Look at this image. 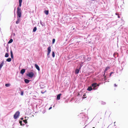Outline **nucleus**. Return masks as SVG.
<instances>
[{"label": "nucleus", "mask_w": 128, "mask_h": 128, "mask_svg": "<svg viewBox=\"0 0 128 128\" xmlns=\"http://www.w3.org/2000/svg\"><path fill=\"white\" fill-rule=\"evenodd\" d=\"M15 10H16V8H15V9H14V11H15Z\"/></svg>", "instance_id": "nucleus-47"}, {"label": "nucleus", "mask_w": 128, "mask_h": 128, "mask_svg": "<svg viewBox=\"0 0 128 128\" xmlns=\"http://www.w3.org/2000/svg\"><path fill=\"white\" fill-rule=\"evenodd\" d=\"M5 86L6 87H9L10 86V84H6Z\"/></svg>", "instance_id": "nucleus-23"}, {"label": "nucleus", "mask_w": 128, "mask_h": 128, "mask_svg": "<svg viewBox=\"0 0 128 128\" xmlns=\"http://www.w3.org/2000/svg\"><path fill=\"white\" fill-rule=\"evenodd\" d=\"M55 41V40L54 38H53L52 40V44H54Z\"/></svg>", "instance_id": "nucleus-29"}, {"label": "nucleus", "mask_w": 128, "mask_h": 128, "mask_svg": "<svg viewBox=\"0 0 128 128\" xmlns=\"http://www.w3.org/2000/svg\"><path fill=\"white\" fill-rule=\"evenodd\" d=\"M52 108V107L51 106L49 108H48V110H50Z\"/></svg>", "instance_id": "nucleus-36"}, {"label": "nucleus", "mask_w": 128, "mask_h": 128, "mask_svg": "<svg viewBox=\"0 0 128 128\" xmlns=\"http://www.w3.org/2000/svg\"><path fill=\"white\" fill-rule=\"evenodd\" d=\"M83 97H82V98H86V94H84L83 95Z\"/></svg>", "instance_id": "nucleus-24"}, {"label": "nucleus", "mask_w": 128, "mask_h": 128, "mask_svg": "<svg viewBox=\"0 0 128 128\" xmlns=\"http://www.w3.org/2000/svg\"><path fill=\"white\" fill-rule=\"evenodd\" d=\"M27 119H26L25 120H23L25 124H26V123H27Z\"/></svg>", "instance_id": "nucleus-26"}, {"label": "nucleus", "mask_w": 128, "mask_h": 128, "mask_svg": "<svg viewBox=\"0 0 128 128\" xmlns=\"http://www.w3.org/2000/svg\"><path fill=\"white\" fill-rule=\"evenodd\" d=\"M118 18H120V16H118Z\"/></svg>", "instance_id": "nucleus-42"}, {"label": "nucleus", "mask_w": 128, "mask_h": 128, "mask_svg": "<svg viewBox=\"0 0 128 128\" xmlns=\"http://www.w3.org/2000/svg\"><path fill=\"white\" fill-rule=\"evenodd\" d=\"M114 126H116V125L115 124H114Z\"/></svg>", "instance_id": "nucleus-53"}, {"label": "nucleus", "mask_w": 128, "mask_h": 128, "mask_svg": "<svg viewBox=\"0 0 128 128\" xmlns=\"http://www.w3.org/2000/svg\"><path fill=\"white\" fill-rule=\"evenodd\" d=\"M12 128H14L13 127Z\"/></svg>", "instance_id": "nucleus-56"}, {"label": "nucleus", "mask_w": 128, "mask_h": 128, "mask_svg": "<svg viewBox=\"0 0 128 128\" xmlns=\"http://www.w3.org/2000/svg\"><path fill=\"white\" fill-rule=\"evenodd\" d=\"M42 112L43 113H44V112Z\"/></svg>", "instance_id": "nucleus-51"}, {"label": "nucleus", "mask_w": 128, "mask_h": 128, "mask_svg": "<svg viewBox=\"0 0 128 128\" xmlns=\"http://www.w3.org/2000/svg\"><path fill=\"white\" fill-rule=\"evenodd\" d=\"M4 64V60H2V63L1 64H0V68H2L3 65Z\"/></svg>", "instance_id": "nucleus-14"}, {"label": "nucleus", "mask_w": 128, "mask_h": 128, "mask_svg": "<svg viewBox=\"0 0 128 128\" xmlns=\"http://www.w3.org/2000/svg\"><path fill=\"white\" fill-rule=\"evenodd\" d=\"M83 118H84V120L86 121L88 119V117L87 116H84L83 117H82Z\"/></svg>", "instance_id": "nucleus-13"}, {"label": "nucleus", "mask_w": 128, "mask_h": 128, "mask_svg": "<svg viewBox=\"0 0 128 128\" xmlns=\"http://www.w3.org/2000/svg\"><path fill=\"white\" fill-rule=\"evenodd\" d=\"M82 56L84 59L85 58L86 56L84 55H83Z\"/></svg>", "instance_id": "nucleus-32"}, {"label": "nucleus", "mask_w": 128, "mask_h": 128, "mask_svg": "<svg viewBox=\"0 0 128 128\" xmlns=\"http://www.w3.org/2000/svg\"><path fill=\"white\" fill-rule=\"evenodd\" d=\"M35 66L36 68L38 71H40V69L39 66L36 64H35Z\"/></svg>", "instance_id": "nucleus-11"}, {"label": "nucleus", "mask_w": 128, "mask_h": 128, "mask_svg": "<svg viewBox=\"0 0 128 128\" xmlns=\"http://www.w3.org/2000/svg\"><path fill=\"white\" fill-rule=\"evenodd\" d=\"M37 30V28L36 26L34 27L33 30V32H35Z\"/></svg>", "instance_id": "nucleus-18"}, {"label": "nucleus", "mask_w": 128, "mask_h": 128, "mask_svg": "<svg viewBox=\"0 0 128 128\" xmlns=\"http://www.w3.org/2000/svg\"><path fill=\"white\" fill-rule=\"evenodd\" d=\"M116 15H117V13H116Z\"/></svg>", "instance_id": "nucleus-49"}, {"label": "nucleus", "mask_w": 128, "mask_h": 128, "mask_svg": "<svg viewBox=\"0 0 128 128\" xmlns=\"http://www.w3.org/2000/svg\"><path fill=\"white\" fill-rule=\"evenodd\" d=\"M13 34L14 36H15V34L14 33H13Z\"/></svg>", "instance_id": "nucleus-40"}, {"label": "nucleus", "mask_w": 128, "mask_h": 128, "mask_svg": "<svg viewBox=\"0 0 128 128\" xmlns=\"http://www.w3.org/2000/svg\"><path fill=\"white\" fill-rule=\"evenodd\" d=\"M21 10L20 8L19 7L17 8V20L16 22V23L17 24H18L20 21L22 13Z\"/></svg>", "instance_id": "nucleus-2"}, {"label": "nucleus", "mask_w": 128, "mask_h": 128, "mask_svg": "<svg viewBox=\"0 0 128 128\" xmlns=\"http://www.w3.org/2000/svg\"><path fill=\"white\" fill-rule=\"evenodd\" d=\"M5 57L6 58H8L9 56V54H8V52H6V53L5 56Z\"/></svg>", "instance_id": "nucleus-19"}, {"label": "nucleus", "mask_w": 128, "mask_h": 128, "mask_svg": "<svg viewBox=\"0 0 128 128\" xmlns=\"http://www.w3.org/2000/svg\"><path fill=\"white\" fill-rule=\"evenodd\" d=\"M110 68V66H107L106 68L104 70V78H105V80H106V76H105V73L108 70H109Z\"/></svg>", "instance_id": "nucleus-5"}, {"label": "nucleus", "mask_w": 128, "mask_h": 128, "mask_svg": "<svg viewBox=\"0 0 128 128\" xmlns=\"http://www.w3.org/2000/svg\"><path fill=\"white\" fill-rule=\"evenodd\" d=\"M48 10H45L44 11V13L46 15H48Z\"/></svg>", "instance_id": "nucleus-17"}, {"label": "nucleus", "mask_w": 128, "mask_h": 128, "mask_svg": "<svg viewBox=\"0 0 128 128\" xmlns=\"http://www.w3.org/2000/svg\"><path fill=\"white\" fill-rule=\"evenodd\" d=\"M23 118H20V120H23Z\"/></svg>", "instance_id": "nucleus-38"}, {"label": "nucleus", "mask_w": 128, "mask_h": 128, "mask_svg": "<svg viewBox=\"0 0 128 128\" xmlns=\"http://www.w3.org/2000/svg\"><path fill=\"white\" fill-rule=\"evenodd\" d=\"M81 69H80V68L78 66L75 70V73L76 74H78Z\"/></svg>", "instance_id": "nucleus-6"}, {"label": "nucleus", "mask_w": 128, "mask_h": 128, "mask_svg": "<svg viewBox=\"0 0 128 128\" xmlns=\"http://www.w3.org/2000/svg\"><path fill=\"white\" fill-rule=\"evenodd\" d=\"M25 69H22L20 71V73L22 74H23L25 72Z\"/></svg>", "instance_id": "nucleus-9"}, {"label": "nucleus", "mask_w": 128, "mask_h": 128, "mask_svg": "<svg viewBox=\"0 0 128 128\" xmlns=\"http://www.w3.org/2000/svg\"><path fill=\"white\" fill-rule=\"evenodd\" d=\"M84 62H81L80 63V66L78 67L80 68V69H81L82 67V66L83 64H84Z\"/></svg>", "instance_id": "nucleus-12"}, {"label": "nucleus", "mask_w": 128, "mask_h": 128, "mask_svg": "<svg viewBox=\"0 0 128 128\" xmlns=\"http://www.w3.org/2000/svg\"><path fill=\"white\" fill-rule=\"evenodd\" d=\"M91 59V58L88 57V58H87L86 59V60L87 61H89Z\"/></svg>", "instance_id": "nucleus-27"}, {"label": "nucleus", "mask_w": 128, "mask_h": 128, "mask_svg": "<svg viewBox=\"0 0 128 128\" xmlns=\"http://www.w3.org/2000/svg\"><path fill=\"white\" fill-rule=\"evenodd\" d=\"M13 41V40L12 39H10L8 42V44H10L12 43Z\"/></svg>", "instance_id": "nucleus-16"}, {"label": "nucleus", "mask_w": 128, "mask_h": 128, "mask_svg": "<svg viewBox=\"0 0 128 128\" xmlns=\"http://www.w3.org/2000/svg\"><path fill=\"white\" fill-rule=\"evenodd\" d=\"M101 104H102L104 105L106 104V103L102 101L101 102Z\"/></svg>", "instance_id": "nucleus-25"}, {"label": "nucleus", "mask_w": 128, "mask_h": 128, "mask_svg": "<svg viewBox=\"0 0 128 128\" xmlns=\"http://www.w3.org/2000/svg\"><path fill=\"white\" fill-rule=\"evenodd\" d=\"M117 86V85H116V84H114V86Z\"/></svg>", "instance_id": "nucleus-37"}, {"label": "nucleus", "mask_w": 128, "mask_h": 128, "mask_svg": "<svg viewBox=\"0 0 128 128\" xmlns=\"http://www.w3.org/2000/svg\"><path fill=\"white\" fill-rule=\"evenodd\" d=\"M11 58L12 59L14 58V56L13 55H11Z\"/></svg>", "instance_id": "nucleus-34"}, {"label": "nucleus", "mask_w": 128, "mask_h": 128, "mask_svg": "<svg viewBox=\"0 0 128 128\" xmlns=\"http://www.w3.org/2000/svg\"><path fill=\"white\" fill-rule=\"evenodd\" d=\"M42 112L43 113H44V112Z\"/></svg>", "instance_id": "nucleus-50"}, {"label": "nucleus", "mask_w": 128, "mask_h": 128, "mask_svg": "<svg viewBox=\"0 0 128 128\" xmlns=\"http://www.w3.org/2000/svg\"><path fill=\"white\" fill-rule=\"evenodd\" d=\"M123 68H122V69L121 71H122V70H123Z\"/></svg>", "instance_id": "nucleus-45"}, {"label": "nucleus", "mask_w": 128, "mask_h": 128, "mask_svg": "<svg viewBox=\"0 0 128 128\" xmlns=\"http://www.w3.org/2000/svg\"><path fill=\"white\" fill-rule=\"evenodd\" d=\"M113 73H114V72H111L110 73V76H111L112 74H113Z\"/></svg>", "instance_id": "nucleus-33"}, {"label": "nucleus", "mask_w": 128, "mask_h": 128, "mask_svg": "<svg viewBox=\"0 0 128 128\" xmlns=\"http://www.w3.org/2000/svg\"><path fill=\"white\" fill-rule=\"evenodd\" d=\"M24 94V92L22 91L21 92L20 95L21 96H23Z\"/></svg>", "instance_id": "nucleus-31"}, {"label": "nucleus", "mask_w": 128, "mask_h": 128, "mask_svg": "<svg viewBox=\"0 0 128 128\" xmlns=\"http://www.w3.org/2000/svg\"><path fill=\"white\" fill-rule=\"evenodd\" d=\"M99 85V84H98L94 82L92 84L91 86L88 87L87 90L89 91L96 90Z\"/></svg>", "instance_id": "nucleus-1"}, {"label": "nucleus", "mask_w": 128, "mask_h": 128, "mask_svg": "<svg viewBox=\"0 0 128 128\" xmlns=\"http://www.w3.org/2000/svg\"><path fill=\"white\" fill-rule=\"evenodd\" d=\"M22 0H19V2H22Z\"/></svg>", "instance_id": "nucleus-35"}, {"label": "nucleus", "mask_w": 128, "mask_h": 128, "mask_svg": "<svg viewBox=\"0 0 128 128\" xmlns=\"http://www.w3.org/2000/svg\"><path fill=\"white\" fill-rule=\"evenodd\" d=\"M19 6H18V7H19L20 8V7L21 6L22 2H19Z\"/></svg>", "instance_id": "nucleus-28"}, {"label": "nucleus", "mask_w": 128, "mask_h": 128, "mask_svg": "<svg viewBox=\"0 0 128 128\" xmlns=\"http://www.w3.org/2000/svg\"><path fill=\"white\" fill-rule=\"evenodd\" d=\"M20 114V112L19 111L16 112L14 115V118L16 119L18 118Z\"/></svg>", "instance_id": "nucleus-3"}, {"label": "nucleus", "mask_w": 128, "mask_h": 128, "mask_svg": "<svg viewBox=\"0 0 128 128\" xmlns=\"http://www.w3.org/2000/svg\"><path fill=\"white\" fill-rule=\"evenodd\" d=\"M6 51H7V52H8V49H7Z\"/></svg>", "instance_id": "nucleus-41"}, {"label": "nucleus", "mask_w": 128, "mask_h": 128, "mask_svg": "<svg viewBox=\"0 0 128 128\" xmlns=\"http://www.w3.org/2000/svg\"><path fill=\"white\" fill-rule=\"evenodd\" d=\"M54 105H55L54 104V105L53 106V107H54Z\"/></svg>", "instance_id": "nucleus-48"}, {"label": "nucleus", "mask_w": 128, "mask_h": 128, "mask_svg": "<svg viewBox=\"0 0 128 128\" xmlns=\"http://www.w3.org/2000/svg\"><path fill=\"white\" fill-rule=\"evenodd\" d=\"M52 56L53 58H54L55 56V53L53 51L52 53Z\"/></svg>", "instance_id": "nucleus-22"}, {"label": "nucleus", "mask_w": 128, "mask_h": 128, "mask_svg": "<svg viewBox=\"0 0 128 128\" xmlns=\"http://www.w3.org/2000/svg\"><path fill=\"white\" fill-rule=\"evenodd\" d=\"M34 75V73L32 72H29L26 74L27 76L31 78H33Z\"/></svg>", "instance_id": "nucleus-4"}, {"label": "nucleus", "mask_w": 128, "mask_h": 128, "mask_svg": "<svg viewBox=\"0 0 128 128\" xmlns=\"http://www.w3.org/2000/svg\"><path fill=\"white\" fill-rule=\"evenodd\" d=\"M28 125H26V126L27 127H28Z\"/></svg>", "instance_id": "nucleus-46"}, {"label": "nucleus", "mask_w": 128, "mask_h": 128, "mask_svg": "<svg viewBox=\"0 0 128 128\" xmlns=\"http://www.w3.org/2000/svg\"><path fill=\"white\" fill-rule=\"evenodd\" d=\"M22 121L20 120L19 121V123L20 124V125L21 126H24V124H22Z\"/></svg>", "instance_id": "nucleus-21"}, {"label": "nucleus", "mask_w": 128, "mask_h": 128, "mask_svg": "<svg viewBox=\"0 0 128 128\" xmlns=\"http://www.w3.org/2000/svg\"><path fill=\"white\" fill-rule=\"evenodd\" d=\"M115 122L114 123V124H115Z\"/></svg>", "instance_id": "nucleus-54"}, {"label": "nucleus", "mask_w": 128, "mask_h": 128, "mask_svg": "<svg viewBox=\"0 0 128 128\" xmlns=\"http://www.w3.org/2000/svg\"><path fill=\"white\" fill-rule=\"evenodd\" d=\"M62 94H60L57 96L56 99L57 100H59L60 99V96Z\"/></svg>", "instance_id": "nucleus-8"}, {"label": "nucleus", "mask_w": 128, "mask_h": 128, "mask_svg": "<svg viewBox=\"0 0 128 128\" xmlns=\"http://www.w3.org/2000/svg\"><path fill=\"white\" fill-rule=\"evenodd\" d=\"M26 117H25V118L26 119Z\"/></svg>", "instance_id": "nucleus-44"}, {"label": "nucleus", "mask_w": 128, "mask_h": 128, "mask_svg": "<svg viewBox=\"0 0 128 128\" xmlns=\"http://www.w3.org/2000/svg\"><path fill=\"white\" fill-rule=\"evenodd\" d=\"M30 80H29L27 79H24V82L26 84H28V83L30 82Z\"/></svg>", "instance_id": "nucleus-10"}, {"label": "nucleus", "mask_w": 128, "mask_h": 128, "mask_svg": "<svg viewBox=\"0 0 128 128\" xmlns=\"http://www.w3.org/2000/svg\"><path fill=\"white\" fill-rule=\"evenodd\" d=\"M11 60L12 59L10 58H8L6 60V61L8 62H10L11 61Z\"/></svg>", "instance_id": "nucleus-15"}, {"label": "nucleus", "mask_w": 128, "mask_h": 128, "mask_svg": "<svg viewBox=\"0 0 128 128\" xmlns=\"http://www.w3.org/2000/svg\"><path fill=\"white\" fill-rule=\"evenodd\" d=\"M10 54L11 55H13V52H12V50H10Z\"/></svg>", "instance_id": "nucleus-30"}, {"label": "nucleus", "mask_w": 128, "mask_h": 128, "mask_svg": "<svg viewBox=\"0 0 128 128\" xmlns=\"http://www.w3.org/2000/svg\"><path fill=\"white\" fill-rule=\"evenodd\" d=\"M45 92H42V91L41 92L42 93V94H44V93Z\"/></svg>", "instance_id": "nucleus-39"}, {"label": "nucleus", "mask_w": 128, "mask_h": 128, "mask_svg": "<svg viewBox=\"0 0 128 128\" xmlns=\"http://www.w3.org/2000/svg\"><path fill=\"white\" fill-rule=\"evenodd\" d=\"M48 58H50V56H49H49H48Z\"/></svg>", "instance_id": "nucleus-43"}, {"label": "nucleus", "mask_w": 128, "mask_h": 128, "mask_svg": "<svg viewBox=\"0 0 128 128\" xmlns=\"http://www.w3.org/2000/svg\"><path fill=\"white\" fill-rule=\"evenodd\" d=\"M51 46H49L47 48L48 52L47 53V56H48L49 55V54H50L51 51Z\"/></svg>", "instance_id": "nucleus-7"}, {"label": "nucleus", "mask_w": 128, "mask_h": 128, "mask_svg": "<svg viewBox=\"0 0 128 128\" xmlns=\"http://www.w3.org/2000/svg\"><path fill=\"white\" fill-rule=\"evenodd\" d=\"M92 128H95V127H92Z\"/></svg>", "instance_id": "nucleus-52"}, {"label": "nucleus", "mask_w": 128, "mask_h": 128, "mask_svg": "<svg viewBox=\"0 0 128 128\" xmlns=\"http://www.w3.org/2000/svg\"><path fill=\"white\" fill-rule=\"evenodd\" d=\"M15 12H14V14L15 15Z\"/></svg>", "instance_id": "nucleus-55"}, {"label": "nucleus", "mask_w": 128, "mask_h": 128, "mask_svg": "<svg viewBox=\"0 0 128 128\" xmlns=\"http://www.w3.org/2000/svg\"><path fill=\"white\" fill-rule=\"evenodd\" d=\"M40 23L42 26H43L44 25V23L42 22L41 21H40Z\"/></svg>", "instance_id": "nucleus-20"}]
</instances>
